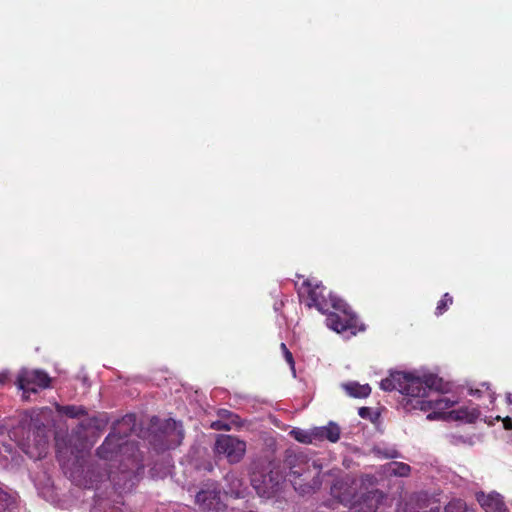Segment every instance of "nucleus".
Returning <instances> with one entry per match:
<instances>
[{
	"label": "nucleus",
	"mask_w": 512,
	"mask_h": 512,
	"mask_svg": "<svg viewBox=\"0 0 512 512\" xmlns=\"http://www.w3.org/2000/svg\"><path fill=\"white\" fill-rule=\"evenodd\" d=\"M324 287L318 282L306 280L300 288V295L307 293L306 305L315 307L318 311L325 314L327 326L337 333L349 331L355 335L358 330V318L351 311L348 305L341 299L330 294L329 298L324 295Z\"/></svg>",
	"instance_id": "obj_1"
},
{
	"label": "nucleus",
	"mask_w": 512,
	"mask_h": 512,
	"mask_svg": "<svg viewBox=\"0 0 512 512\" xmlns=\"http://www.w3.org/2000/svg\"><path fill=\"white\" fill-rule=\"evenodd\" d=\"M439 382L436 387H428L424 395H419L406 402V406L411 409H419L422 411L433 410L427 415V420L436 419L445 420H462L466 422H474L480 415L476 407H461L456 410L445 412L458 403V399L454 396H448L444 393L442 380L437 377Z\"/></svg>",
	"instance_id": "obj_2"
},
{
	"label": "nucleus",
	"mask_w": 512,
	"mask_h": 512,
	"mask_svg": "<svg viewBox=\"0 0 512 512\" xmlns=\"http://www.w3.org/2000/svg\"><path fill=\"white\" fill-rule=\"evenodd\" d=\"M437 376L429 374L423 377L412 373L394 372L381 380L380 387L385 391L397 390L407 397V402L414 397L424 395L428 387H436Z\"/></svg>",
	"instance_id": "obj_3"
},
{
	"label": "nucleus",
	"mask_w": 512,
	"mask_h": 512,
	"mask_svg": "<svg viewBox=\"0 0 512 512\" xmlns=\"http://www.w3.org/2000/svg\"><path fill=\"white\" fill-rule=\"evenodd\" d=\"M213 450L218 458H224L230 464H235L244 457L246 442L233 435L222 434L217 436Z\"/></svg>",
	"instance_id": "obj_4"
},
{
	"label": "nucleus",
	"mask_w": 512,
	"mask_h": 512,
	"mask_svg": "<svg viewBox=\"0 0 512 512\" xmlns=\"http://www.w3.org/2000/svg\"><path fill=\"white\" fill-rule=\"evenodd\" d=\"M51 378L42 370L23 368L17 375L16 385L23 391L22 398L28 400L30 394L37 393L39 389L48 388Z\"/></svg>",
	"instance_id": "obj_5"
},
{
	"label": "nucleus",
	"mask_w": 512,
	"mask_h": 512,
	"mask_svg": "<svg viewBox=\"0 0 512 512\" xmlns=\"http://www.w3.org/2000/svg\"><path fill=\"white\" fill-rule=\"evenodd\" d=\"M404 512H440L439 506L426 497L415 495L405 503ZM443 512H475L461 500L449 502Z\"/></svg>",
	"instance_id": "obj_6"
},
{
	"label": "nucleus",
	"mask_w": 512,
	"mask_h": 512,
	"mask_svg": "<svg viewBox=\"0 0 512 512\" xmlns=\"http://www.w3.org/2000/svg\"><path fill=\"white\" fill-rule=\"evenodd\" d=\"M359 491L356 480L348 475L335 480L330 488L332 498L349 509H352Z\"/></svg>",
	"instance_id": "obj_7"
},
{
	"label": "nucleus",
	"mask_w": 512,
	"mask_h": 512,
	"mask_svg": "<svg viewBox=\"0 0 512 512\" xmlns=\"http://www.w3.org/2000/svg\"><path fill=\"white\" fill-rule=\"evenodd\" d=\"M388 498L378 489L360 490L351 510L354 512H377Z\"/></svg>",
	"instance_id": "obj_8"
},
{
	"label": "nucleus",
	"mask_w": 512,
	"mask_h": 512,
	"mask_svg": "<svg viewBox=\"0 0 512 512\" xmlns=\"http://www.w3.org/2000/svg\"><path fill=\"white\" fill-rule=\"evenodd\" d=\"M196 503L205 512H220L225 507L221 491L215 483L208 484L205 489L197 493Z\"/></svg>",
	"instance_id": "obj_9"
},
{
	"label": "nucleus",
	"mask_w": 512,
	"mask_h": 512,
	"mask_svg": "<svg viewBox=\"0 0 512 512\" xmlns=\"http://www.w3.org/2000/svg\"><path fill=\"white\" fill-rule=\"evenodd\" d=\"M129 450V444L124 442L122 436L118 435L115 431L111 432L97 449V454L100 458L105 460H112L117 458L119 454H124Z\"/></svg>",
	"instance_id": "obj_10"
},
{
	"label": "nucleus",
	"mask_w": 512,
	"mask_h": 512,
	"mask_svg": "<svg viewBox=\"0 0 512 512\" xmlns=\"http://www.w3.org/2000/svg\"><path fill=\"white\" fill-rule=\"evenodd\" d=\"M142 469V467L137 466V471H135L133 468H127L125 466L124 469L111 471L108 478L113 483L114 489L121 494L130 491L134 487L138 479L139 471Z\"/></svg>",
	"instance_id": "obj_11"
},
{
	"label": "nucleus",
	"mask_w": 512,
	"mask_h": 512,
	"mask_svg": "<svg viewBox=\"0 0 512 512\" xmlns=\"http://www.w3.org/2000/svg\"><path fill=\"white\" fill-rule=\"evenodd\" d=\"M281 479L278 472L270 471L268 474L254 473L251 482L260 496L270 497L278 491Z\"/></svg>",
	"instance_id": "obj_12"
},
{
	"label": "nucleus",
	"mask_w": 512,
	"mask_h": 512,
	"mask_svg": "<svg viewBox=\"0 0 512 512\" xmlns=\"http://www.w3.org/2000/svg\"><path fill=\"white\" fill-rule=\"evenodd\" d=\"M49 437L44 428H38L34 433L33 443L28 439L27 441L19 442L22 451L30 458L41 459L47 453Z\"/></svg>",
	"instance_id": "obj_13"
},
{
	"label": "nucleus",
	"mask_w": 512,
	"mask_h": 512,
	"mask_svg": "<svg viewBox=\"0 0 512 512\" xmlns=\"http://www.w3.org/2000/svg\"><path fill=\"white\" fill-rule=\"evenodd\" d=\"M159 429L165 437V448L169 449L180 445L184 437L181 423L176 422L174 419H166Z\"/></svg>",
	"instance_id": "obj_14"
},
{
	"label": "nucleus",
	"mask_w": 512,
	"mask_h": 512,
	"mask_svg": "<svg viewBox=\"0 0 512 512\" xmlns=\"http://www.w3.org/2000/svg\"><path fill=\"white\" fill-rule=\"evenodd\" d=\"M476 497L485 512H508L502 496L497 492H480Z\"/></svg>",
	"instance_id": "obj_15"
},
{
	"label": "nucleus",
	"mask_w": 512,
	"mask_h": 512,
	"mask_svg": "<svg viewBox=\"0 0 512 512\" xmlns=\"http://www.w3.org/2000/svg\"><path fill=\"white\" fill-rule=\"evenodd\" d=\"M226 487L224 493L235 498L244 496L245 486L243 481L234 473H229L225 477Z\"/></svg>",
	"instance_id": "obj_16"
},
{
	"label": "nucleus",
	"mask_w": 512,
	"mask_h": 512,
	"mask_svg": "<svg viewBox=\"0 0 512 512\" xmlns=\"http://www.w3.org/2000/svg\"><path fill=\"white\" fill-rule=\"evenodd\" d=\"M316 441L327 439L330 442H337L340 439V428L334 423L330 422L327 426L314 427Z\"/></svg>",
	"instance_id": "obj_17"
},
{
	"label": "nucleus",
	"mask_w": 512,
	"mask_h": 512,
	"mask_svg": "<svg viewBox=\"0 0 512 512\" xmlns=\"http://www.w3.org/2000/svg\"><path fill=\"white\" fill-rule=\"evenodd\" d=\"M345 391L352 397L363 398L371 393V388L368 384L361 385L357 382H350L343 384Z\"/></svg>",
	"instance_id": "obj_18"
},
{
	"label": "nucleus",
	"mask_w": 512,
	"mask_h": 512,
	"mask_svg": "<svg viewBox=\"0 0 512 512\" xmlns=\"http://www.w3.org/2000/svg\"><path fill=\"white\" fill-rule=\"evenodd\" d=\"M55 408L59 414L66 415L67 417H70V418H80V417L86 415V410L82 406H76V405L62 406V405L56 404Z\"/></svg>",
	"instance_id": "obj_19"
},
{
	"label": "nucleus",
	"mask_w": 512,
	"mask_h": 512,
	"mask_svg": "<svg viewBox=\"0 0 512 512\" xmlns=\"http://www.w3.org/2000/svg\"><path fill=\"white\" fill-rule=\"evenodd\" d=\"M314 428L310 430H303L300 428H294L291 430L290 435L298 442L304 444H311L316 441Z\"/></svg>",
	"instance_id": "obj_20"
},
{
	"label": "nucleus",
	"mask_w": 512,
	"mask_h": 512,
	"mask_svg": "<svg viewBox=\"0 0 512 512\" xmlns=\"http://www.w3.org/2000/svg\"><path fill=\"white\" fill-rule=\"evenodd\" d=\"M388 471L391 475L407 477L410 474L411 468L403 462H392L389 464Z\"/></svg>",
	"instance_id": "obj_21"
},
{
	"label": "nucleus",
	"mask_w": 512,
	"mask_h": 512,
	"mask_svg": "<svg viewBox=\"0 0 512 512\" xmlns=\"http://www.w3.org/2000/svg\"><path fill=\"white\" fill-rule=\"evenodd\" d=\"M14 501V496L0 486V511L9 508Z\"/></svg>",
	"instance_id": "obj_22"
},
{
	"label": "nucleus",
	"mask_w": 512,
	"mask_h": 512,
	"mask_svg": "<svg viewBox=\"0 0 512 512\" xmlns=\"http://www.w3.org/2000/svg\"><path fill=\"white\" fill-rule=\"evenodd\" d=\"M280 348H281V351L283 353V356H284L286 362L289 364V366L291 368L293 376L295 377L296 376L295 362H294L292 353L288 350L285 343H281Z\"/></svg>",
	"instance_id": "obj_23"
},
{
	"label": "nucleus",
	"mask_w": 512,
	"mask_h": 512,
	"mask_svg": "<svg viewBox=\"0 0 512 512\" xmlns=\"http://www.w3.org/2000/svg\"><path fill=\"white\" fill-rule=\"evenodd\" d=\"M452 301V297L448 293H445L443 298L437 304L436 314H443L447 310L448 306L452 304Z\"/></svg>",
	"instance_id": "obj_24"
},
{
	"label": "nucleus",
	"mask_w": 512,
	"mask_h": 512,
	"mask_svg": "<svg viewBox=\"0 0 512 512\" xmlns=\"http://www.w3.org/2000/svg\"><path fill=\"white\" fill-rule=\"evenodd\" d=\"M13 452V447L11 444H7V443H1L0 445V456L5 459V460H8V455H11Z\"/></svg>",
	"instance_id": "obj_25"
},
{
	"label": "nucleus",
	"mask_w": 512,
	"mask_h": 512,
	"mask_svg": "<svg viewBox=\"0 0 512 512\" xmlns=\"http://www.w3.org/2000/svg\"><path fill=\"white\" fill-rule=\"evenodd\" d=\"M219 415L222 417V418H225V419H228L230 420V424L232 425H237L238 424V416L232 414L230 411L228 410H221Z\"/></svg>",
	"instance_id": "obj_26"
},
{
	"label": "nucleus",
	"mask_w": 512,
	"mask_h": 512,
	"mask_svg": "<svg viewBox=\"0 0 512 512\" xmlns=\"http://www.w3.org/2000/svg\"><path fill=\"white\" fill-rule=\"evenodd\" d=\"M108 505L107 501H101L99 504L95 505L92 509V512H102V509ZM104 512H107L106 510ZM109 512H121L120 509L116 506L110 508Z\"/></svg>",
	"instance_id": "obj_27"
},
{
	"label": "nucleus",
	"mask_w": 512,
	"mask_h": 512,
	"mask_svg": "<svg viewBox=\"0 0 512 512\" xmlns=\"http://www.w3.org/2000/svg\"><path fill=\"white\" fill-rule=\"evenodd\" d=\"M232 424L228 423V422H224V421H215L211 424V428L215 429V430H231L232 429Z\"/></svg>",
	"instance_id": "obj_28"
},
{
	"label": "nucleus",
	"mask_w": 512,
	"mask_h": 512,
	"mask_svg": "<svg viewBox=\"0 0 512 512\" xmlns=\"http://www.w3.org/2000/svg\"><path fill=\"white\" fill-rule=\"evenodd\" d=\"M128 462H131V466H128L127 464H121V468L120 469H124L125 466L127 468H133L135 471H137V466L140 467L136 462L135 460H132L131 459H128Z\"/></svg>",
	"instance_id": "obj_29"
},
{
	"label": "nucleus",
	"mask_w": 512,
	"mask_h": 512,
	"mask_svg": "<svg viewBox=\"0 0 512 512\" xmlns=\"http://www.w3.org/2000/svg\"><path fill=\"white\" fill-rule=\"evenodd\" d=\"M320 485H321V481H320L319 477H315L313 479L312 484L310 485V488L311 489H318L320 487Z\"/></svg>",
	"instance_id": "obj_30"
},
{
	"label": "nucleus",
	"mask_w": 512,
	"mask_h": 512,
	"mask_svg": "<svg viewBox=\"0 0 512 512\" xmlns=\"http://www.w3.org/2000/svg\"><path fill=\"white\" fill-rule=\"evenodd\" d=\"M504 428L507 430L512 429V419L507 417L503 420Z\"/></svg>",
	"instance_id": "obj_31"
},
{
	"label": "nucleus",
	"mask_w": 512,
	"mask_h": 512,
	"mask_svg": "<svg viewBox=\"0 0 512 512\" xmlns=\"http://www.w3.org/2000/svg\"><path fill=\"white\" fill-rule=\"evenodd\" d=\"M9 374L8 372H1L0 373V384L3 385L8 380Z\"/></svg>",
	"instance_id": "obj_32"
},
{
	"label": "nucleus",
	"mask_w": 512,
	"mask_h": 512,
	"mask_svg": "<svg viewBox=\"0 0 512 512\" xmlns=\"http://www.w3.org/2000/svg\"><path fill=\"white\" fill-rule=\"evenodd\" d=\"M397 455H396V451L392 450L391 452L389 453H385L384 454V457L386 458H395Z\"/></svg>",
	"instance_id": "obj_33"
},
{
	"label": "nucleus",
	"mask_w": 512,
	"mask_h": 512,
	"mask_svg": "<svg viewBox=\"0 0 512 512\" xmlns=\"http://www.w3.org/2000/svg\"><path fill=\"white\" fill-rule=\"evenodd\" d=\"M367 411H368V409H367V408H365V407L360 408V410H359V415H360L361 417H365V414L367 413Z\"/></svg>",
	"instance_id": "obj_34"
},
{
	"label": "nucleus",
	"mask_w": 512,
	"mask_h": 512,
	"mask_svg": "<svg viewBox=\"0 0 512 512\" xmlns=\"http://www.w3.org/2000/svg\"><path fill=\"white\" fill-rule=\"evenodd\" d=\"M506 399L509 404H512V393H507Z\"/></svg>",
	"instance_id": "obj_35"
},
{
	"label": "nucleus",
	"mask_w": 512,
	"mask_h": 512,
	"mask_svg": "<svg viewBox=\"0 0 512 512\" xmlns=\"http://www.w3.org/2000/svg\"><path fill=\"white\" fill-rule=\"evenodd\" d=\"M478 392H479L478 390H475V391L470 390V393H471L472 395L477 394Z\"/></svg>",
	"instance_id": "obj_36"
},
{
	"label": "nucleus",
	"mask_w": 512,
	"mask_h": 512,
	"mask_svg": "<svg viewBox=\"0 0 512 512\" xmlns=\"http://www.w3.org/2000/svg\"><path fill=\"white\" fill-rule=\"evenodd\" d=\"M292 474L296 475V476H300V474L298 473V471H292Z\"/></svg>",
	"instance_id": "obj_37"
},
{
	"label": "nucleus",
	"mask_w": 512,
	"mask_h": 512,
	"mask_svg": "<svg viewBox=\"0 0 512 512\" xmlns=\"http://www.w3.org/2000/svg\"><path fill=\"white\" fill-rule=\"evenodd\" d=\"M127 420H131V417H128L127 419L123 418V422H126Z\"/></svg>",
	"instance_id": "obj_38"
},
{
	"label": "nucleus",
	"mask_w": 512,
	"mask_h": 512,
	"mask_svg": "<svg viewBox=\"0 0 512 512\" xmlns=\"http://www.w3.org/2000/svg\"><path fill=\"white\" fill-rule=\"evenodd\" d=\"M313 466L315 467V469L317 470V473H319V470L318 468L316 467V463H313Z\"/></svg>",
	"instance_id": "obj_39"
}]
</instances>
